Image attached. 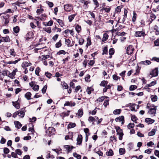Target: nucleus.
I'll return each mask as SVG.
<instances>
[{"mask_svg": "<svg viewBox=\"0 0 159 159\" xmlns=\"http://www.w3.org/2000/svg\"><path fill=\"white\" fill-rule=\"evenodd\" d=\"M55 129L52 127H49L47 130L46 131V133L48 136H51L52 135L55 134Z\"/></svg>", "mask_w": 159, "mask_h": 159, "instance_id": "obj_1", "label": "nucleus"}, {"mask_svg": "<svg viewBox=\"0 0 159 159\" xmlns=\"http://www.w3.org/2000/svg\"><path fill=\"white\" fill-rule=\"evenodd\" d=\"M146 35L145 33V30L143 29H142L141 31H136L134 34L135 36L139 37L141 36L144 37Z\"/></svg>", "mask_w": 159, "mask_h": 159, "instance_id": "obj_2", "label": "nucleus"}, {"mask_svg": "<svg viewBox=\"0 0 159 159\" xmlns=\"http://www.w3.org/2000/svg\"><path fill=\"white\" fill-rule=\"evenodd\" d=\"M158 68L156 67L150 73V75L152 76V77H156L158 76Z\"/></svg>", "mask_w": 159, "mask_h": 159, "instance_id": "obj_3", "label": "nucleus"}, {"mask_svg": "<svg viewBox=\"0 0 159 159\" xmlns=\"http://www.w3.org/2000/svg\"><path fill=\"white\" fill-rule=\"evenodd\" d=\"M26 40H29L31 38H33L34 36L33 33L32 32H29L26 35Z\"/></svg>", "mask_w": 159, "mask_h": 159, "instance_id": "obj_4", "label": "nucleus"}, {"mask_svg": "<svg viewBox=\"0 0 159 159\" xmlns=\"http://www.w3.org/2000/svg\"><path fill=\"white\" fill-rule=\"evenodd\" d=\"M77 144L81 145V144L82 142V136L81 134H79L78 137L77 139Z\"/></svg>", "mask_w": 159, "mask_h": 159, "instance_id": "obj_5", "label": "nucleus"}, {"mask_svg": "<svg viewBox=\"0 0 159 159\" xmlns=\"http://www.w3.org/2000/svg\"><path fill=\"white\" fill-rule=\"evenodd\" d=\"M76 105V103L75 102H72V101L70 102L69 101H66L64 104V106H69L70 107L75 106Z\"/></svg>", "mask_w": 159, "mask_h": 159, "instance_id": "obj_6", "label": "nucleus"}, {"mask_svg": "<svg viewBox=\"0 0 159 159\" xmlns=\"http://www.w3.org/2000/svg\"><path fill=\"white\" fill-rule=\"evenodd\" d=\"M71 5L70 4V5L69 4H67L64 6V9L65 11L66 12H70L71 11V9L70 8V7L71 6Z\"/></svg>", "mask_w": 159, "mask_h": 159, "instance_id": "obj_7", "label": "nucleus"}, {"mask_svg": "<svg viewBox=\"0 0 159 159\" xmlns=\"http://www.w3.org/2000/svg\"><path fill=\"white\" fill-rule=\"evenodd\" d=\"M156 110L157 108L154 109L151 108L149 110L148 112L149 114L155 116L156 113Z\"/></svg>", "mask_w": 159, "mask_h": 159, "instance_id": "obj_8", "label": "nucleus"}, {"mask_svg": "<svg viewBox=\"0 0 159 159\" xmlns=\"http://www.w3.org/2000/svg\"><path fill=\"white\" fill-rule=\"evenodd\" d=\"M9 16L8 15H7L5 16H2V17H3L5 19V21L4 22V25H6L9 22Z\"/></svg>", "mask_w": 159, "mask_h": 159, "instance_id": "obj_9", "label": "nucleus"}, {"mask_svg": "<svg viewBox=\"0 0 159 159\" xmlns=\"http://www.w3.org/2000/svg\"><path fill=\"white\" fill-rule=\"evenodd\" d=\"M31 95L32 94L30 92H28L25 94V97L27 100H29L32 98H31Z\"/></svg>", "mask_w": 159, "mask_h": 159, "instance_id": "obj_10", "label": "nucleus"}, {"mask_svg": "<svg viewBox=\"0 0 159 159\" xmlns=\"http://www.w3.org/2000/svg\"><path fill=\"white\" fill-rule=\"evenodd\" d=\"M145 121L149 124H151L154 123L155 120L150 118H147L145 119Z\"/></svg>", "mask_w": 159, "mask_h": 159, "instance_id": "obj_11", "label": "nucleus"}, {"mask_svg": "<svg viewBox=\"0 0 159 159\" xmlns=\"http://www.w3.org/2000/svg\"><path fill=\"white\" fill-rule=\"evenodd\" d=\"M115 128L116 130L117 135L120 134H122V133H123V132L122 130L120 129V127L116 126Z\"/></svg>", "mask_w": 159, "mask_h": 159, "instance_id": "obj_12", "label": "nucleus"}, {"mask_svg": "<svg viewBox=\"0 0 159 159\" xmlns=\"http://www.w3.org/2000/svg\"><path fill=\"white\" fill-rule=\"evenodd\" d=\"M151 63V61L149 60H146L145 61H141L140 62H139L138 64H139L141 65H150Z\"/></svg>", "mask_w": 159, "mask_h": 159, "instance_id": "obj_13", "label": "nucleus"}, {"mask_svg": "<svg viewBox=\"0 0 159 159\" xmlns=\"http://www.w3.org/2000/svg\"><path fill=\"white\" fill-rule=\"evenodd\" d=\"M108 98V97L106 96H103L101 97H99L97 100H96V101H98L99 102H102L105 98Z\"/></svg>", "mask_w": 159, "mask_h": 159, "instance_id": "obj_14", "label": "nucleus"}, {"mask_svg": "<svg viewBox=\"0 0 159 159\" xmlns=\"http://www.w3.org/2000/svg\"><path fill=\"white\" fill-rule=\"evenodd\" d=\"M157 83V82L156 81H152L149 84H148L146 85L145 88L146 89L149 87H151L152 86H153L156 84Z\"/></svg>", "mask_w": 159, "mask_h": 159, "instance_id": "obj_15", "label": "nucleus"}, {"mask_svg": "<svg viewBox=\"0 0 159 159\" xmlns=\"http://www.w3.org/2000/svg\"><path fill=\"white\" fill-rule=\"evenodd\" d=\"M77 15V13L72 14L68 16V19L69 22H71L74 19L75 16Z\"/></svg>", "mask_w": 159, "mask_h": 159, "instance_id": "obj_16", "label": "nucleus"}, {"mask_svg": "<svg viewBox=\"0 0 159 159\" xmlns=\"http://www.w3.org/2000/svg\"><path fill=\"white\" fill-rule=\"evenodd\" d=\"M14 123L16 127L18 129H20L22 126L21 124L18 121H15Z\"/></svg>", "mask_w": 159, "mask_h": 159, "instance_id": "obj_17", "label": "nucleus"}, {"mask_svg": "<svg viewBox=\"0 0 159 159\" xmlns=\"http://www.w3.org/2000/svg\"><path fill=\"white\" fill-rule=\"evenodd\" d=\"M20 59L19 58V59H18L17 60H16L15 61H9L5 62V63L7 64H16L19 61H20Z\"/></svg>", "mask_w": 159, "mask_h": 159, "instance_id": "obj_18", "label": "nucleus"}, {"mask_svg": "<svg viewBox=\"0 0 159 159\" xmlns=\"http://www.w3.org/2000/svg\"><path fill=\"white\" fill-rule=\"evenodd\" d=\"M131 120L132 121L134 122L135 123H137V122L136 121L138 119L137 117L134 115L131 114Z\"/></svg>", "mask_w": 159, "mask_h": 159, "instance_id": "obj_19", "label": "nucleus"}, {"mask_svg": "<svg viewBox=\"0 0 159 159\" xmlns=\"http://www.w3.org/2000/svg\"><path fill=\"white\" fill-rule=\"evenodd\" d=\"M75 29L78 33L80 32L81 30V26L78 24H77L75 26Z\"/></svg>", "mask_w": 159, "mask_h": 159, "instance_id": "obj_20", "label": "nucleus"}, {"mask_svg": "<svg viewBox=\"0 0 159 159\" xmlns=\"http://www.w3.org/2000/svg\"><path fill=\"white\" fill-rule=\"evenodd\" d=\"M152 102H156L157 100V97L156 95H152L150 97Z\"/></svg>", "mask_w": 159, "mask_h": 159, "instance_id": "obj_21", "label": "nucleus"}, {"mask_svg": "<svg viewBox=\"0 0 159 159\" xmlns=\"http://www.w3.org/2000/svg\"><path fill=\"white\" fill-rule=\"evenodd\" d=\"M88 120L90 122H92V124L94 125V121H96V119L93 117L92 116H90L88 119Z\"/></svg>", "mask_w": 159, "mask_h": 159, "instance_id": "obj_22", "label": "nucleus"}, {"mask_svg": "<svg viewBox=\"0 0 159 159\" xmlns=\"http://www.w3.org/2000/svg\"><path fill=\"white\" fill-rule=\"evenodd\" d=\"M76 125V124L75 123L70 122L68 125V129H70L75 127Z\"/></svg>", "mask_w": 159, "mask_h": 159, "instance_id": "obj_23", "label": "nucleus"}, {"mask_svg": "<svg viewBox=\"0 0 159 159\" xmlns=\"http://www.w3.org/2000/svg\"><path fill=\"white\" fill-rule=\"evenodd\" d=\"M108 38V35L106 33H105L103 34V37L102 39V41L105 42L106 41Z\"/></svg>", "mask_w": 159, "mask_h": 159, "instance_id": "obj_24", "label": "nucleus"}, {"mask_svg": "<svg viewBox=\"0 0 159 159\" xmlns=\"http://www.w3.org/2000/svg\"><path fill=\"white\" fill-rule=\"evenodd\" d=\"M106 154L107 156H112L114 154L113 152L111 149H110L109 151L107 152Z\"/></svg>", "mask_w": 159, "mask_h": 159, "instance_id": "obj_25", "label": "nucleus"}, {"mask_svg": "<svg viewBox=\"0 0 159 159\" xmlns=\"http://www.w3.org/2000/svg\"><path fill=\"white\" fill-rule=\"evenodd\" d=\"M94 90V89L92 88L91 87H87L86 89V91L87 92V93L88 94H90L91 92L93 91Z\"/></svg>", "mask_w": 159, "mask_h": 159, "instance_id": "obj_26", "label": "nucleus"}, {"mask_svg": "<svg viewBox=\"0 0 159 159\" xmlns=\"http://www.w3.org/2000/svg\"><path fill=\"white\" fill-rule=\"evenodd\" d=\"M13 30L14 32L16 34L18 33L20 30V28L19 26H18L14 27Z\"/></svg>", "mask_w": 159, "mask_h": 159, "instance_id": "obj_27", "label": "nucleus"}, {"mask_svg": "<svg viewBox=\"0 0 159 159\" xmlns=\"http://www.w3.org/2000/svg\"><path fill=\"white\" fill-rule=\"evenodd\" d=\"M0 38H2L3 40L6 42H9L10 40L9 37L8 36H7L5 37H1Z\"/></svg>", "mask_w": 159, "mask_h": 159, "instance_id": "obj_28", "label": "nucleus"}, {"mask_svg": "<svg viewBox=\"0 0 159 159\" xmlns=\"http://www.w3.org/2000/svg\"><path fill=\"white\" fill-rule=\"evenodd\" d=\"M119 152L120 155H123L125 153V150L124 148H120L119 149Z\"/></svg>", "mask_w": 159, "mask_h": 159, "instance_id": "obj_29", "label": "nucleus"}, {"mask_svg": "<svg viewBox=\"0 0 159 159\" xmlns=\"http://www.w3.org/2000/svg\"><path fill=\"white\" fill-rule=\"evenodd\" d=\"M134 146V144L132 143H130L128 144V149L129 151H130L131 150V149L133 148V147Z\"/></svg>", "mask_w": 159, "mask_h": 159, "instance_id": "obj_30", "label": "nucleus"}, {"mask_svg": "<svg viewBox=\"0 0 159 159\" xmlns=\"http://www.w3.org/2000/svg\"><path fill=\"white\" fill-rule=\"evenodd\" d=\"M61 85L62 86L63 88H64L65 89H67L68 88V85L64 81L61 82Z\"/></svg>", "mask_w": 159, "mask_h": 159, "instance_id": "obj_31", "label": "nucleus"}, {"mask_svg": "<svg viewBox=\"0 0 159 159\" xmlns=\"http://www.w3.org/2000/svg\"><path fill=\"white\" fill-rule=\"evenodd\" d=\"M43 24L45 26H52L53 23V21L52 20H50L46 24H45V22H43Z\"/></svg>", "mask_w": 159, "mask_h": 159, "instance_id": "obj_32", "label": "nucleus"}, {"mask_svg": "<svg viewBox=\"0 0 159 159\" xmlns=\"http://www.w3.org/2000/svg\"><path fill=\"white\" fill-rule=\"evenodd\" d=\"M156 132V130L154 129H153L152 130V131L150 132H149L148 133V136H151L154 135Z\"/></svg>", "mask_w": 159, "mask_h": 159, "instance_id": "obj_33", "label": "nucleus"}, {"mask_svg": "<svg viewBox=\"0 0 159 159\" xmlns=\"http://www.w3.org/2000/svg\"><path fill=\"white\" fill-rule=\"evenodd\" d=\"M121 110L120 109H116L113 112V113L115 115H118L120 114Z\"/></svg>", "mask_w": 159, "mask_h": 159, "instance_id": "obj_34", "label": "nucleus"}, {"mask_svg": "<svg viewBox=\"0 0 159 159\" xmlns=\"http://www.w3.org/2000/svg\"><path fill=\"white\" fill-rule=\"evenodd\" d=\"M57 22L61 27H63L64 25L63 21L61 20L58 19L57 20Z\"/></svg>", "mask_w": 159, "mask_h": 159, "instance_id": "obj_35", "label": "nucleus"}, {"mask_svg": "<svg viewBox=\"0 0 159 159\" xmlns=\"http://www.w3.org/2000/svg\"><path fill=\"white\" fill-rule=\"evenodd\" d=\"M91 43V38L89 36H88L87 38V43L86 46L88 47V46L90 45Z\"/></svg>", "mask_w": 159, "mask_h": 159, "instance_id": "obj_36", "label": "nucleus"}, {"mask_svg": "<svg viewBox=\"0 0 159 159\" xmlns=\"http://www.w3.org/2000/svg\"><path fill=\"white\" fill-rule=\"evenodd\" d=\"M122 6L117 7L115 9V13H118L120 12Z\"/></svg>", "mask_w": 159, "mask_h": 159, "instance_id": "obj_37", "label": "nucleus"}, {"mask_svg": "<svg viewBox=\"0 0 159 159\" xmlns=\"http://www.w3.org/2000/svg\"><path fill=\"white\" fill-rule=\"evenodd\" d=\"M103 10H104L107 13H109L110 11L111 7L107 8L103 7L102 8V9H101L100 11H102Z\"/></svg>", "mask_w": 159, "mask_h": 159, "instance_id": "obj_38", "label": "nucleus"}, {"mask_svg": "<svg viewBox=\"0 0 159 159\" xmlns=\"http://www.w3.org/2000/svg\"><path fill=\"white\" fill-rule=\"evenodd\" d=\"M12 104L17 109H19L20 108V103L15 104V102H12Z\"/></svg>", "mask_w": 159, "mask_h": 159, "instance_id": "obj_39", "label": "nucleus"}, {"mask_svg": "<svg viewBox=\"0 0 159 159\" xmlns=\"http://www.w3.org/2000/svg\"><path fill=\"white\" fill-rule=\"evenodd\" d=\"M47 17V15L45 14H42L41 15V17L40 18V19L43 21L45 20Z\"/></svg>", "mask_w": 159, "mask_h": 159, "instance_id": "obj_40", "label": "nucleus"}, {"mask_svg": "<svg viewBox=\"0 0 159 159\" xmlns=\"http://www.w3.org/2000/svg\"><path fill=\"white\" fill-rule=\"evenodd\" d=\"M22 67L23 68H24L25 67H28L29 66V63L27 61H25L23 62L21 65Z\"/></svg>", "mask_w": 159, "mask_h": 159, "instance_id": "obj_41", "label": "nucleus"}, {"mask_svg": "<svg viewBox=\"0 0 159 159\" xmlns=\"http://www.w3.org/2000/svg\"><path fill=\"white\" fill-rule=\"evenodd\" d=\"M137 88V86L135 85H131L129 87V89L130 91H133Z\"/></svg>", "mask_w": 159, "mask_h": 159, "instance_id": "obj_42", "label": "nucleus"}, {"mask_svg": "<svg viewBox=\"0 0 159 159\" xmlns=\"http://www.w3.org/2000/svg\"><path fill=\"white\" fill-rule=\"evenodd\" d=\"M107 99L105 100L103 103V105L105 106V107H106L107 106V105H109V98H107Z\"/></svg>", "mask_w": 159, "mask_h": 159, "instance_id": "obj_43", "label": "nucleus"}, {"mask_svg": "<svg viewBox=\"0 0 159 159\" xmlns=\"http://www.w3.org/2000/svg\"><path fill=\"white\" fill-rule=\"evenodd\" d=\"M43 30L45 31L46 32H47L48 33L50 34L51 33V27H48V28H43Z\"/></svg>", "mask_w": 159, "mask_h": 159, "instance_id": "obj_44", "label": "nucleus"}, {"mask_svg": "<svg viewBox=\"0 0 159 159\" xmlns=\"http://www.w3.org/2000/svg\"><path fill=\"white\" fill-rule=\"evenodd\" d=\"M133 16L132 17V20L133 22H135L136 20V14L135 11H133Z\"/></svg>", "mask_w": 159, "mask_h": 159, "instance_id": "obj_45", "label": "nucleus"}, {"mask_svg": "<svg viewBox=\"0 0 159 159\" xmlns=\"http://www.w3.org/2000/svg\"><path fill=\"white\" fill-rule=\"evenodd\" d=\"M66 53H67L68 54V53L67 52H66L64 50H59V51L57 53V55H60V54H65Z\"/></svg>", "mask_w": 159, "mask_h": 159, "instance_id": "obj_46", "label": "nucleus"}, {"mask_svg": "<svg viewBox=\"0 0 159 159\" xmlns=\"http://www.w3.org/2000/svg\"><path fill=\"white\" fill-rule=\"evenodd\" d=\"M78 116L81 117L83 114V111L82 109H80L78 111Z\"/></svg>", "mask_w": 159, "mask_h": 159, "instance_id": "obj_47", "label": "nucleus"}, {"mask_svg": "<svg viewBox=\"0 0 159 159\" xmlns=\"http://www.w3.org/2000/svg\"><path fill=\"white\" fill-rule=\"evenodd\" d=\"M64 147L67 150V152H70L72 151L71 149V147H70V145H64Z\"/></svg>", "mask_w": 159, "mask_h": 159, "instance_id": "obj_48", "label": "nucleus"}, {"mask_svg": "<svg viewBox=\"0 0 159 159\" xmlns=\"http://www.w3.org/2000/svg\"><path fill=\"white\" fill-rule=\"evenodd\" d=\"M40 69L39 67H38L36 69L35 73L36 75H38V76H39V73L40 71Z\"/></svg>", "mask_w": 159, "mask_h": 159, "instance_id": "obj_49", "label": "nucleus"}, {"mask_svg": "<svg viewBox=\"0 0 159 159\" xmlns=\"http://www.w3.org/2000/svg\"><path fill=\"white\" fill-rule=\"evenodd\" d=\"M137 67L138 68L136 69V72L134 74V75H137L139 73L140 70L141 68V67H139V66L138 65V64H137Z\"/></svg>", "mask_w": 159, "mask_h": 159, "instance_id": "obj_50", "label": "nucleus"}, {"mask_svg": "<svg viewBox=\"0 0 159 159\" xmlns=\"http://www.w3.org/2000/svg\"><path fill=\"white\" fill-rule=\"evenodd\" d=\"M39 89V86L37 84H35L33 88V89L35 91H38Z\"/></svg>", "mask_w": 159, "mask_h": 159, "instance_id": "obj_51", "label": "nucleus"}, {"mask_svg": "<svg viewBox=\"0 0 159 159\" xmlns=\"http://www.w3.org/2000/svg\"><path fill=\"white\" fill-rule=\"evenodd\" d=\"M66 43V44L68 46H71V45L70 44L71 42L70 40L69 39H65Z\"/></svg>", "mask_w": 159, "mask_h": 159, "instance_id": "obj_52", "label": "nucleus"}, {"mask_svg": "<svg viewBox=\"0 0 159 159\" xmlns=\"http://www.w3.org/2000/svg\"><path fill=\"white\" fill-rule=\"evenodd\" d=\"M116 137L114 135L111 136L110 137V140L111 142H112L113 140H114L115 142L117 141V140L116 139Z\"/></svg>", "mask_w": 159, "mask_h": 159, "instance_id": "obj_53", "label": "nucleus"}, {"mask_svg": "<svg viewBox=\"0 0 159 159\" xmlns=\"http://www.w3.org/2000/svg\"><path fill=\"white\" fill-rule=\"evenodd\" d=\"M47 86L46 85H44V86L43 87V89H42V92L44 94L45 93L47 89Z\"/></svg>", "mask_w": 159, "mask_h": 159, "instance_id": "obj_54", "label": "nucleus"}, {"mask_svg": "<svg viewBox=\"0 0 159 159\" xmlns=\"http://www.w3.org/2000/svg\"><path fill=\"white\" fill-rule=\"evenodd\" d=\"M91 2V1L89 0L85 1L84 5H85L86 7L88 8L89 7V5H88V4L90 3Z\"/></svg>", "mask_w": 159, "mask_h": 159, "instance_id": "obj_55", "label": "nucleus"}, {"mask_svg": "<svg viewBox=\"0 0 159 159\" xmlns=\"http://www.w3.org/2000/svg\"><path fill=\"white\" fill-rule=\"evenodd\" d=\"M10 152L9 149L7 148H3V152L4 153L6 154L9 153Z\"/></svg>", "mask_w": 159, "mask_h": 159, "instance_id": "obj_56", "label": "nucleus"}, {"mask_svg": "<svg viewBox=\"0 0 159 159\" xmlns=\"http://www.w3.org/2000/svg\"><path fill=\"white\" fill-rule=\"evenodd\" d=\"M134 124L133 123H129L127 126L128 128L129 129L133 128L134 127Z\"/></svg>", "mask_w": 159, "mask_h": 159, "instance_id": "obj_57", "label": "nucleus"}, {"mask_svg": "<svg viewBox=\"0 0 159 159\" xmlns=\"http://www.w3.org/2000/svg\"><path fill=\"white\" fill-rule=\"evenodd\" d=\"M45 75L48 78H50L51 76L52 75V74L48 72L47 71L45 73Z\"/></svg>", "mask_w": 159, "mask_h": 159, "instance_id": "obj_58", "label": "nucleus"}, {"mask_svg": "<svg viewBox=\"0 0 159 159\" xmlns=\"http://www.w3.org/2000/svg\"><path fill=\"white\" fill-rule=\"evenodd\" d=\"M44 11V9L43 8L38 9L36 11V13L37 14L39 15L40 13L43 12Z\"/></svg>", "mask_w": 159, "mask_h": 159, "instance_id": "obj_59", "label": "nucleus"}, {"mask_svg": "<svg viewBox=\"0 0 159 159\" xmlns=\"http://www.w3.org/2000/svg\"><path fill=\"white\" fill-rule=\"evenodd\" d=\"M84 130L85 133L86 134H86H88V135H90V133H89V130L88 128H86L84 129Z\"/></svg>", "mask_w": 159, "mask_h": 159, "instance_id": "obj_60", "label": "nucleus"}, {"mask_svg": "<svg viewBox=\"0 0 159 159\" xmlns=\"http://www.w3.org/2000/svg\"><path fill=\"white\" fill-rule=\"evenodd\" d=\"M20 112V115H19V116H20L21 118H23L25 115V113L24 111H21L20 112Z\"/></svg>", "mask_w": 159, "mask_h": 159, "instance_id": "obj_61", "label": "nucleus"}, {"mask_svg": "<svg viewBox=\"0 0 159 159\" xmlns=\"http://www.w3.org/2000/svg\"><path fill=\"white\" fill-rule=\"evenodd\" d=\"M16 152L17 154H18L20 155H21L22 153V152L21 150L20 149H17L16 150Z\"/></svg>", "mask_w": 159, "mask_h": 159, "instance_id": "obj_62", "label": "nucleus"}, {"mask_svg": "<svg viewBox=\"0 0 159 159\" xmlns=\"http://www.w3.org/2000/svg\"><path fill=\"white\" fill-rule=\"evenodd\" d=\"M90 78V76L88 74L86 75V77H85V81L87 82H89L90 81V80H89V79Z\"/></svg>", "mask_w": 159, "mask_h": 159, "instance_id": "obj_63", "label": "nucleus"}, {"mask_svg": "<svg viewBox=\"0 0 159 159\" xmlns=\"http://www.w3.org/2000/svg\"><path fill=\"white\" fill-rule=\"evenodd\" d=\"M154 44L155 46H159V39H157L155 40L154 42Z\"/></svg>", "mask_w": 159, "mask_h": 159, "instance_id": "obj_64", "label": "nucleus"}]
</instances>
